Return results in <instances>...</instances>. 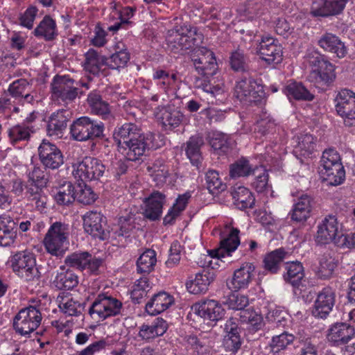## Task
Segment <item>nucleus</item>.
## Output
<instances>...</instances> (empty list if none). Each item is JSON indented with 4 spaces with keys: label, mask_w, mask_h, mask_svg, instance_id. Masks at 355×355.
<instances>
[{
    "label": "nucleus",
    "mask_w": 355,
    "mask_h": 355,
    "mask_svg": "<svg viewBox=\"0 0 355 355\" xmlns=\"http://www.w3.org/2000/svg\"><path fill=\"white\" fill-rule=\"evenodd\" d=\"M203 40V35L196 27L182 26L169 31L166 41L168 47L175 53L193 49L191 59L198 72L209 78L216 74L217 63L214 53L204 46H198Z\"/></svg>",
    "instance_id": "1"
},
{
    "label": "nucleus",
    "mask_w": 355,
    "mask_h": 355,
    "mask_svg": "<svg viewBox=\"0 0 355 355\" xmlns=\"http://www.w3.org/2000/svg\"><path fill=\"white\" fill-rule=\"evenodd\" d=\"M153 135L144 133L137 122H126L115 128L113 139L119 151L128 161L139 160L146 150L153 147Z\"/></svg>",
    "instance_id": "2"
},
{
    "label": "nucleus",
    "mask_w": 355,
    "mask_h": 355,
    "mask_svg": "<svg viewBox=\"0 0 355 355\" xmlns=\"http://www.w3.org/2000/svg\"><path fill=\"white\" fill-rule=\"evenodd\" d=\"M10 263L13 272L26 282H37L41 277L35 255L32 252L24 250L16 252L10 257Z\"/></svg>",
    "instance_id": "3"
},
{
    "label": "nucleus",
    "mask_w": 355,
    "mask_h": 355,
    "mask_svg": "<svg viewBox=\"0 0 355 355\" xmlns=\"http://www.w3.org/2000/svg\"><path fill=\"white\" fill-rule=\"evenodd\" d=\"M105 126L101 121H96L88 116H81L70 125L71 138L77 141H94L103 137Z\"/></svg>",
    "instance_id": "4"
},
{
    "label": "nucleus",
    "mask_w": 355,
    "mask_h": 355,
    "mask_svg": "<svg viewBox=\"0 0 355 355\" xmlns=\"http://www.w3.org/2000/svg\"><path fill=\"white\" fill-rule=\"evenodd\" d=\"M123 304L118 299L104 293L98 294L89 309L90 316L98 321L121 314Z\"/></svg>",
    "instance_id": "5"
},
{
    "label": "nucleus",
    "mask_w": 355,
    "mask_h": 355,
    "mask_svg": "<svg viewBox=\"0 0 355 355\" xmlns=\"http://www.w3.org/2000/svg\"><path fill=\"white\" fill-rule=\"evenodd\" d=\"M72 168L74 178L82 182L99 179L105 170L102 162L92 157H84L81 161L73 164Z\"/></svg>",
    "instance_id": "6"
},
{
    "label": "nucleus",
    "mask_w": 355,
    "mask_h": 355,
    "mask_svg": "<svg viewBox=\"0 0 355 355\" xmlns=\"http://www.w3.org/2000/svg\"><path fill=\"white\" fill-rule=\"evenodd\" d=\"M42 318L40 310L29 306L21 309L15 316L13 328L21 336H28L40 325Z\"/></svg>",
    "instance_id": "7"
},
{
    "label": "nucleus",
    "mask_w": 355,
    "mask_h": 355,
    "mask_svg": "<svg viewBox=\"0 0 355 355\" xmlns=\"http://www.w3.org/2000/svg\"><path fill=\"white\" fill-rule=\"evenodd\" d=\"M234 96L245 103H257L263 98V86L252 77H244L239 80L234 87Z\"/></svg>",
    "instance_id": "8"
},
{
    "label": "nucleus",
    "mask_w": 355,
    "mask_h": 355,
    "mask_svg": "<svg viewBox=\"0 0 355 355\" xmlns=\"http://www.w3.org/2000/svg\"><path fill=\"white\" fill-rule=\"evenodd\" d=\"M75 81L68 76H56L51 83L52 97L64 104L72 103L79 94Z\"/></svg>",
    "instance_id": "9"
},
{
    "label": "nucleus",
    "mask_w": 355,
    "mask_h": 355,
    "mask_svg": "<svg viewBox=\"0 0 355 355\" xmlns=\"http://www.w3.org/2000/svg\"><path fill=\"white\" fill-rule=\"evenodd\" d=\"M103 259L92 256L87 251H76L68 254L64 259V266L79 271L87 269L92 273H97Z\"/></svg>",
    "instance_id": "10"
},
{
    "label": "nucleus",
    "mask_w": 355,
    "mask_h": 355,
    "mask_svg": "<svg viewBox=\"0 0 355 355\" xmlns=\"http://www.w3.org/2000/svg\"><path fill=\"white\" fill-rule=\"evenodd\" d=\"M335 107L345 126L355 125V94L348 89L338 92L335 98Z\"/></svg>",
    "instance_id": "11"
},
{
    "label": "nucleus",
    "mask_w": 355,
    "mask_h": 355,
    "mask_svg": "<svg viewBox=\"0 0 355 355\" xmlns=\"http://www.w3.org/2000/svg\"><path fill=\"white\" fill-rule=\"evenodd\" d=\"M106 217L101 212L90 211L83 216L85 232L95 239L105 241L110 237V232L105 228Z\"/></svg>",
    "instance_id": "12"
},
{
    "label": "nucleus",
    "mask_w": 355,
    "mask_h": 355,
    "mask_svg": "<svg viewBox=\"0 0 355 355\" xmlns=\"http://www.w3.org/2000/svg\"><path fill=\"white\" fill-rule=\"evenodd\" d=\"M39 157L45 168L57 169L64 164V156L57 146L43 140L38 148Z\"/></svg>",
    "instance_id": "13"
},
{
    "label": "nucleus",
    "mask_w": 355,
    "mask_h": 355,
    "mask_svg": "<svg viewBox=\"0 0 355 355\" xmlns=\"http://www.w3.org/2000/svg\"><path fill=\"white\" fill-rule=\"evenodd\" d=\"M341 229V223L335 215L329 214L324 217L318 225L315 241L320 244H327L336 241V236Z\"/></svg>",
    "instance_id": "14"
},
{
    "label": "nucleus",
    "mask_w": 355,
    "mask_h": 355,
    "mask_svg": "<svg viewBox=\"0 0 355 355\" xmlns=\"http://www.w3.org/2000/svg\"><path fill=\"white\" fill-rule=\"evenodd\" d=\"M257 53L261 58L268 64H277L282 60V47L272 37L263 36L257 47Z\"/></svg>",
    "instance_id": "15"
},
{
    "label": "nucleus",
    "mask_w": 355,
    "mask_h": 355,
    "mask_svg": "<svg viewBox=\"0 0 355 355\" xmlns=\"http://www.w3.org/2000/svg\"><path fill=\"white\" fill-rule=\"evenodd\" d=\"M192 309L196 314L209 322L220 320L225 315V309L214 300H200Z\"/></svg>",
    "instance_id": "16"
},
{
    "label": "nucleus",
    "mask_w": 355,
    "mask_h": 355,
    "mask_svg": "<svg viewBox=\"0 0 355 355\" xmlns=\"http://www.w3.org/2000/svg\"><path fill=\"white\" fill-rule=\"evenodd\" d=\"M355 336V329L346 322H336L327 330V339L331 345L340 346L347 343Z\"/></svg>",
    "instance_id": "17"
},
{
    "label": "nucleus",
    "mask_w": 355,
    "mask_h": 355,
    "mask_svg": "<svg viewBox=\"0 0 355 355\" xmlns=\"http://www.w3.org/2000/svg\"><path fill=\"white\" fill-rule=\"evenodd\" d=\"M348 0H313L310 13L313 17H326L340 14Z\"/></svg>",
    "instance_id": "18"
},
{
    "label": "nucleus",
    "mask_w": 355,
    "mask_h": 355,
    "mask_svg": "<svg viewBox=\"0 0 355 355\" xmlns=\"http://www.w3.org/2000/svg\"><path fill=\"white\" fill-rule=\"evenodd\" d=\"M255 267L252 263L245 262L234 272L233 277L227 286L230 289L237 291L248 288L254 278Z\"/></svg>",
    "instance_id": "19"
},
{
    "label": "nucleus",
    "mask_w": 355,
    "mask_h": 355,
    "mask_svg": "<svg viewBox=\"0 0 355 355\" xmlns=\"http://www.w3.org/2000/svg\"><path fill=\"white\" fill-rule=\"evenodd\" d=\"M308 79L318 88L329 87L336 79L334 65L330 62H322L320 68L313 69Z\"/></svg>",
    "instance_id": "20"
},
{
    "label": "nucleus",
    "mask_w": 355,
    "mask_h": 355,
    "mask_svg": "<svg viewBox=\"0 0 355 355\" xmlns=\"http://www.w3.org/2000/svg\"><path fill=\"white\" fill-rule=\"evenodd\" d=\"M72 116L69 110L62 109L52 113L47 124V134L51 137L60 138L67 126V122Z\"/></svg>",
    "instance_id": "21"
},
{
    "label": "nucleus",
    "mask_w": 355,
    "mask_h": 355,
    "mask_svg": "<svg viewBox=\"0 0 355 355\" xmlns=\"http://www.w3.org/2000/svg\"><path fill=\"white\" fill-rule=\"evenodd\" d=\"M239 232L237 228L233 227L230 225H225L223 233L225 236L221 239L220 248L216 254L218 257L230 256L231 253L236 250L240 244Z\"/></svg>",
    "instance_id": "22"
},
{
    "label": "nucleus",
    "mask_w": 355,
    "mask_h": 355,
    "mask_svg": "<svg viewBox=\"0 0 355 355\" xmlns=\"http://www.w3.org/2000/svg\"><path fill=\"white\" fill-rule=\"evenodd\" d=\"M335 292L331 288H324L315 302L313 315L317 318H326L335 304Z\"/></svg>",
    "instance_id": "23"
},
{
    "label": "nucleus",
    "mask_w": 355,
    "mask_h": 355,
    "mask_svg": "<svg viewBox=\"0 0 355 355\" xmlns=\"http://www.w3.org/2000/svg\"><path fill=\"white\" fill-rule=\"evenodd\" d=\"M157 110L156 117L165 130H172L178 127L184 119V115L178 109L162 107H157Z\"/></svg>",
    "instance_id": "24"
},
{
    "label": "nucleus",
    "mask_w": 355,
    "mask_h": 355,
    "mask_svg": "<svg viewBox=\"0 0 355 355\" xmlns=\"http://www.w3.org/2000/svg\"><path fill=\"white\" fill-rule=\"evenodd\" d=\"M224 329L227 333L224 339V346L227 351L235 353L241 348L242 344L236 319L229 318L225 324Z\"/></svg>",
    "instance_id": "25"
},
{
    "label": "nucleus",
    "mask_w": 355,
    "mask_h": 355,
    "mask_svg": "<svg viewBox=\"0 0 355 355\" xmlns=\"http://www.w3.org/2000/svg\"><path fill=\"white\" fill-rule=\"evenodd\" d=\"M166 202V196L159 191H153L145 200L144 216L150 220H156L162 215L163 205Z\"/></svg>",
    "instance_id": "26"
},
{
    "label": "nucleus",
    "mask_w": 355,
    "mask_h": 355,
    "mask_svg": "<svg viewBox=\"0 0 355 355\" xmlns=\"http://www.w3.org/2000/svg\"><path fill=\"white\" fill-rule=\"evenodd\" d=\"M35 132V129L28 119L22 123L10 126L7 130L9 141L13 145L20 141H28Z\"/></svg>",
    "instance_id": "27"
},
{
    "label": "nucleus",
    "mask_w": 355,
    "mask_h": 355,
    "mask_svg": "<svg viewBox=\"0 0 355 355\" xmlns=\"http://www.w3.org/2000/svg\"><path fill=\"white\" fill-rule=\"evenodd\" d=\"M17 224L9 216H0V246L12 245L17 239Z\"/></svg>",
    "instance_id": "28"
},
{
    "label": "nucleus",
    "mask_w": 355,
    "mask_h": 355,
    "mask_svg": "<svg viewBox=\"0 0 355 355\" xmlns=\"http://www.w3.org/2000/svg\"><path fill=\"white\" fill-rule=\"evenodd\" d=\"M231 195L234 205L241 210L252 209L255 198L250 190L243 186H234L231 189Z\"/></svg>",
    "instance_id": "29"
},
{
    "label": "nucleus",
    "mask_w": 355,
    "mask_h": 355,
    "mask_svg": "<svg viewBox=\"0 0 355 355\" xmlns=\"http://www.w3.org/2000/svg\"><path fill=\"white\" fill-rule=\"evenodd\" d=\"M174 302L173 297L166 292H159L153 295L146 304V312L155 315L166 310Z\"/></svg>",
    "instance_id": "30"
},
{
    "label": "nucleus",
    "mask_w": 355,
    "mask_h": 355,
    "mask_svg": "<svg viewBox=\"0 0 355 355\" xmlns=\"http://www.w3.org/2000/svg\"><path fill=\"white\" fill-rule=\"evenodd\" d=\"M204 144L203 137L200 134L191 136L186 143V155L191 163L198 168L202 161L201 148Z\"/></svg>",
    "instance_id": "31"
},
{
    "label": "nucleus",
    "mask_w": 355,
    "mask_h": 355,
    "mask_svg": "<svg viewBox=\"0 0 355 355\" xmlns=\"http://www.w3.org/2000/svg\"><path fill=\"white\" fill-rule=\"evenodd\" d=\"M167 329L166 322L162 318H157L151 324H143L138 334L142 340L150 341L162 336Z\"/></svg>",
    "instance_id": "32"
},
{
    "label": "nucleus",
    "mask_w": 355,
    "mask_h": 355,
    "mask_svg": "<svg viewBox=\"0 0 355 355\" xmlns=\"http://www.w3.org/2000/svg\"><path fill=\"white\" fill-rule=\"evenodd\" d=\"M87 103L94 114L104 119L112 117L109 103L103 100L99 92L94 90L90 92L87 96Z\"/></svg>",
    "instance_id": "33"
},
{
    "label": "nucleus",
    "mask_w": 355,
    "mask_h": 355,
    "mask_svg": "<svg viewBox=\"0 0 355 355\" xmlns=\"http://www.w3.org/2000/svg\"><path fill=\"white\" fill-rule=\"evenodd\" d=\"M33 33L35 37L43 38L46 41H52L58 35L55 21L49 15L44 17Z\"/></svg>",
    "instance_id": "34"
},
{
    "label": "nucleus",
    "mask_w": 355,
    "mask_h": 355,
    "mask_svg": "<svg viewBox=\"0 0 355 355\" xmlns=\"http://www.w3.org/2000/svg\"><path fill=\"white\" fill-rule=\"evenodd\" d=\"M313 199L308 195H302L294 205L291 219L295 222H304L310 216Z\"/></svg>",
    "instance_id": "35"
},
{
    "label": "nucleus",
    "mask_w": 355,
    "mask_h": 355,
    "mask_svg": "<svg viewBox=\"0 0 355 355\" xmlns=\"http://www.w3.org/2000/svg\"><path fill=\"white\" fill-rule=\"evenodd\" d=\"M214 273L203 270L196 275L193 280L187 284L188 291L193 294L204 293L208 290L210 284L214 281Z\"/></svg>",
    "instance_id": "36"
},
{
    "label": "nucleus",
    "mask_w": 355,
    "mask_h": 355,
    "mask_svg": "<svg viewBox=\"0 0 355 355\" xmlns=\"http://www.w3.org/2000/svg\"><path fill=\"white\" fill-rule=\"evenodd\" d=\"M65 266H60V272H58L55 277L53 284L60 290H71L78 284V277Z\"/></svg>",
    "instance_id": "37"
},
{
    "label": "nucleus",
    "mask_w": 355,
    "mask_h": 355,
    "mask_svg": "<svg viewBox=\"0 0 355 355\" xmlns=\"http://www.w3.org/2000/svg\"><path fill=\"white\" fill-rule=\"evenodd\" d=\"M318 44L324 51L334 53L338 58H343L347 53L344 44L331 33L324 34L318 41Z\"/></svg>",
    "instance_id": "38"
},
{
    "label": "nucleus",
    "mask_w": 355,
    "mask_h": 355,
    "mask_svg": "<svg viewBox=\"0 0 355 355\" xmlns=\"http://www.w3.org/2000/svg\"><path fill=\"white\" fill-rule=\"evenodd\" d=\"M44 187L31 182L26 186V198L38 210H42L47 202V196L44 193Z\"/></svg>",
    "instance_id": "39"
},
{
    "label": "nucleus",
    "mask_w": 355,
    "mask_h": 355,
    "mask_svg": "<svg viewBox=\"0 0 355 355\" xmlns=\"http://www.w3.org/2000/svg\"><path fill=\"white\" fill-rule=\"evenodd\" d=\"M286 272L284 274V279L293 287L298 288L304 277V267L300 261L287 263Z\"/></svg>",
    "instance_id": "40"
},
{
    "label": "nucleus",
    "mask_w": 355,
    "mask_h": 355,
    "mask_svg": "<svg viewBox=\"0 0 355 355\" xmlns=\"http://www.w3.org/2000/svg\"><path fill=\"white\" fill-rule=\"evenodd\" d=\"M103 65H107V58L96 50L91 49L85 53V69L90 73L98 75Z\"/></svg>",
    "instance_id": "41"
},
{
    "label": "nucleus",
    "mask_w": 355,
    "mask_h": 355,
    "mask_svg": "<svg viewBox=\"0 0 355 355\" xmlns=\"http://www.w3.org/2000/svg\"><path fill=\"white\" fill-rule=\"evenodd\" d=\"M57 302L60 309L69 316H78L81 314L83 309V304L70 296L59 295L57 297Z\"/></svg>",
    "instance_id": "42"
},
{
    "label": "nucleus",
    "mask_w": 355,
    "mask_h": 355,
    "mask_svg": "<svg viewBox=\"0 0 355 355\" xmlns=\"http://www.w3.org/2000/svg\"><path fill=\"white\" fill-rule=\"evenodd\" d=\"M336 267L337 261L330 252H325L319 259V266L317 268L316 275L320 279H329Z\"/></svg>",
    "instance_id": "43"
},
{
    "label": "nucleus",
    "mask_w": 355,
    "mask_h": 355,
    "mask_svg": "<svg viewBox=\"0 0 355 355\" xmlns=\"http://www.w3.org/2000/svg\"><path fill=\"white\" fill-rule=\"evenodd\" d=\"M75 187L71 182H65L60 185L54 195V198L58 205L69 206L76 200Z\"/></svg>",
    "instance_id": "44"
},
{
    "label": "nucleus",
    "mask_w": 355,
    "mask_h": 355,
    "mask_svg": "<svg viewBox=\"0 0 355 355\" xmlns=\"http://www.w3.org/2000/svg\"><path fill=\"white\" fill-rule=\"evenodd\" d=\"M319 173L322 180L332 186L341 184L345 178V171L343 164H336L334 168L320 170Z\"/></svg>",
    "instance_id": "45"
},
{
    "label": "nucleus",
    "mask_w": 355,
    "mask_h": 355,
    "mask_svg": "<svg viewBox=\"0 0 355 355\" xmlns=\"http://www.w3.org/2000/svg\"><path fill=\"white\" fill-rule=\"evenodd\" d=\"M190 198L191 195L189 193H185L178 196L173 207L168 210L167 214L164 218V225H171L174 223L176 218L185 209Z\"/></svg>",
    "instance_id": "46"
},
{
    "label": "nucleus",
    "mask_w": 355,
    "mask_h": 355,
    "mask_svg": "<svg viewBox=\"0 0 355 355\" xmlns=\"http://www.w3.org/2000/svg\"><path fill=\"white\" fill-rule=\"evenodd\" d=\"M116 51L107 58V65L113 69H119L126 66L130 60V53L123 49V44L119 43L116 46Z\"/></svg>",
    "instance_id": "47"
},
{
    "label": "nucleus",
    "mask_w": 355,
    "mask_h": 355,
    "mask_svg": "<svg viewBox=\"0 0 355 355\" xmlns=\"http://www.w3.org/2000/svg\"><path fill=\"white\" fill-rule=\"evenodd\" d=\"M147 171L153 177L157 184H163L166 182L169 175L168 166L165 164L163 159H156L147 166Z\"/></svg>",
    "instance_id": "48"
},
{
    "label": "nucleus",
    "mask_w": 355,
    "mask_h": 355,
    "mask_svg": "<svg viewBox=\"0 0 355 355\" xmlns=\"http://www.w3.org/2000/svg\"><path fill=\"white\" fill-rule=\"evenodd\" d=\"M157 262L155 250L148 249L144 252L137 261V270L141 274H149L154 270Z\"/></svg>",
    "instance_id": "49"
},
{
    "label": "nucleus",
    "mask_w": 355,
    "mask_h": 355,
    "mask_svg": "<svg viewBox=\"0 0 355 355\" xmlns=\"http://www.w3.org/2000/svg\"><path fill=\"white\" fill-rule=\"evenodd\" d=\"M286 255L282 248H279L267 254L263 259L264 268L272 274L277 273L279 270Z\"/></svg>",
    "instance_id": "50"
},
{
    "label": "nucleus",
    "mask_w": 355,
    "mask_h": 355,
    "mask_svg": "<svg viewBox=\"0 0 355 355\" xmlns=\"http://www.w3.org/2000/svg\"><path fill=\"white\" fill-rule=\"evenodd\" d=\"M154 80H157V86L164 92L173 88L177 82V75L175 73L170 74L168 71L163 69L155 71L153 75Z\"/></svg>",
    "instance_id": "51"
},
{
    "label": "nucleus",
    "mask_w": 355,
    "mask_h": 355,
    "mask_svg": "<svg viewBox=\"0 0 355 355\" xmlns=\"http://www.w3.org/2000/svg\"><path fill=\"white\" fill-rule=\"evenodd\" d=\"M286 94L297 100L312 101V94L301 83H289L285 87Z\"/></svg>",
    "instance_id": "52"
},
{
    "label": "nucleus",
    "mask_w": 355,
    "mask_h": 355,
    "mask_svg": "<svg viewBox=\"0 0 355 355\" xmlns=\"http://www.w3.org/2000/svg\"><path fill=\"white\" fill-rule=\"evenodd\" d=\"M68 243L69 241L47 235H45L44 239V245L46 251L56 257L62 256L64 254L66 250L64 245L68 244Z\"/></svg>",
    "instance_id": "53"
},
{
    "label": "nucleus",
    "mask_w": 355,
    "mask_h": 355,
    "mask_svg": "<svg viewBox=\"0 0 355 355\" xmlns=\"http://www.w3.org/2000/svg\"><path fill=\"white\" fill-rule=\"evenodd\" d=\"M75 197L77 201L83 205H91L97 198L96 194L85 182H80L78 189L75 190Z\"/></svg>",
    "instance_id": "54"
},
{
    "label": "nucleus",
    "mask_w": 355,
    "mask_h": 355,
    "mask_svg": "<svg viewBox=\"0 0 355 355\" xmlns=\"http://www.w3.org/2000/svg\"><path fill=\"white\" fill-rule=\"evenodd\" d=\"M248 62V57L241 50L232 52L230 58L231 68L234 71H247L249 69Z\"/></svg>",
    "instance_id": "55"
},
{
    "label": "nucleus",
    "mask_w": 355,
    "mask_h": 355,
    "mask_svg": "<svg viewBox=\"0 0 355 355\" xmlns=\"http://www.w3.org/2000/svg\"><path fill=\"white\" fill-rule=\"evenodd\" d=\"M150 287L148 279L146 277H142L137 281L131 291V299L137 304H140L142 300L146 297Z\"/></svg>",
    "instance_id": "56"
},
{
    "label": "nucleus",
    "mask_w": 355,
    "mask_h": 355,
    "mask_svg": "<svg viewBox=\"0 0 355 355\" xmlns=\"http://www.w3.org/2000/svg\"><path fill=\"white\" fill-rule=\"evenodd\" d=\"M254 171L249 161L242 158L231 165L230 174L232 178L244 177L250 175ZM255 171H259V168H256Z\"/></svg>",
    "instance_id": "57"
},
{
    "label": "nucleus",
    "mask_w": 355,
    "mask_h": 355,
    "mask_svg": "<svg viewBox=\"0 0 355 355\" xmlns=\"http://www.w3.org/2000/svg\"><path fill=\"white\" fill-rule=\"evenodd\" d=\"M207 188L211 194H217L224 191L226 186L219 178V174L214 170L209 171L205 175Z\"/></svg>",
    "instance_id": "58"
},
{
    "label": "nucleus",
    "mask_w": 355,
    "mask_h": 355,
    "mask_svg": "<svg viewBox=\"0 0 355 355\" xmlns=\"http://www.w3.org/2000/svg\"><path fill=\"white\" fill-rule=\"evenodd\" d=\"M210 145L218 154L226 153L230 148L229 136L222 132L214 133L210 139Z\"/></svg>",
    "instance_id": "59"
},
{
    "label": "nucleus",
    "mask_w": 355,
    "mask_h": 355,
    "mask_svg": "<svg viewBox=\"0 0 355 355\" xmlns=\"http://www.w3.org/2000/svg\"><path fill=\"white\" fill-rule=\"evenodd\" d=\"M295 336L293 334L284 332L272 338L270 347L273 353H277L280 350L285 349L286 347L294 341Z\"/></svg>",
    "instance_id": "60"
},
{
    "label": "nucleus",
    "mask_w": 355,
    "mask_h": 355,
    "mask_svg": "<svg viewBox=\"0 0 355 355\" xmlns=\"http://www.w3.org/2000/svg\"><path fill=\"white\" fill-rule=\"evenodd\" d=\"M336 164H342L338 153L331 148L324 150L320 159V171L334 168Z\"/></svg>",
    "instance_id": "61"
},
{
    "label": "nucleus",
    "mask_w": 355,
    "mask_h": 355,
    "mask_svg": "<svg viewBox=\"0 0 355 355\" xmlns=\"http://www.w3.org/2000/svg\"><path fill=\"white\" fill-rule=\"evenodd\" d=\"M224 304L227 305L229 309L243 311L245 310V308L248 305L249 300L245 295L239 293H232L227 297Z\"/></svg>",
    "instance_id": "62"
},
{
    "label": "nucleus",
    "mask_w": 355,
    "mask_h": 355,
    "mask_svg": "<svg viewBox=\"0 0 355 355\" xmlns=\"http://www.w3.org/2000/svg\"><path fill=\"white\" fill-rule=\"evenodd\" d=\"M297 148L303 155H309L314 150L315 143L313 137L308 133L302 134L297 137Z\"/></svg>",
    "instance_id": "63"
},
{
    "label": "nucleus",
    "mask_w": 355,
    "mask_h": 355,
    "mask_svg": "<svg viewBox=\"0 0 355 355\" xmlns=\"http://www.w3.org/2000/svg\"><path fill=\"white\" fill-rule=\"evenodd\" d=\"M240 318L242 322L249 323L252 326L253 331H257L261 329L263 326L261 315L249 309L241 311Z\"/></svg>",
    "instance_id": "64"
}]
</instances>
